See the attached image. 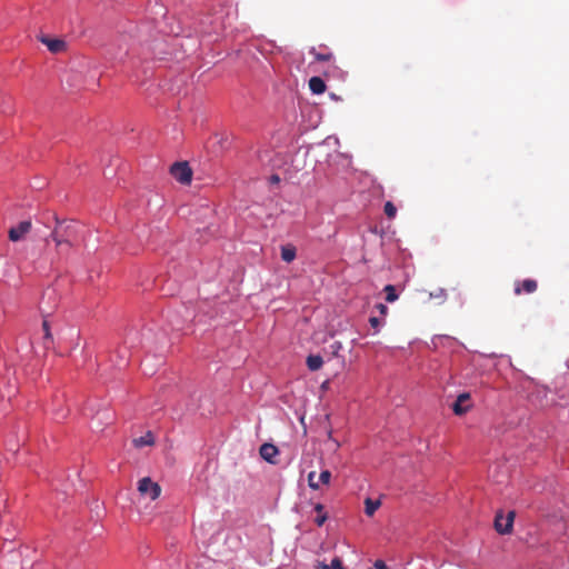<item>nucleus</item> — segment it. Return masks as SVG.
Wrapping results in <instances>:
<instances>
[{"mask_svg":"<svg viewBox=\"0 0 569 569\" xmlns=\"http://www.w3.org/2000/svg\"><path fill=\"white\" fill-rule=\"evenodd\" d=\"M56 219V226L50 232V238L56 243L58 249L63 250L64 247H76L82 240V232L80 226L74 221H59Z\"/></svg>","mask_w":569,"mask_h":569,"instance_id":"nucleus-1","label":"nucleus"},{"mask_svg":"<svg viewBox=\"0 0 569 569\" xmlns=\"http://www.w3.org/2000/svg\"><path fill=\"white\" fill-rule=\"evenodd\" d=\"M172 177L182 184H188L192 179V170L188 162H176L170 168Z\"/></svg>","mask_w":569,"mask_h":569,"instance_id":"nucleus-2","label":"nucleus"},{"mask_svg":"<svg viewBox=\"0 0 569 569\" xmlns=\"http://www.w3.org/2000/svg\"><path fill=\"white\" fill-rule=\"evenodd\" d=\"M138 491L142 496H148L151 500H156L161 493V487L152 481L151 478L144 477L138 482Z\"/></svg>","mask_w":569,"mask_h":569,"instance_id":"nucleus-3","label":"nucleus"},{"mask_svg":"<svg viewBox=\"0 0 569 569\" xmlns=\"http://www.w3.org/2000/svg\"><path fill=\"white\" fill-rule=\"evenodd\" d=\"M515 517H516L515 511H509L506 517L502 515V512H498L495 518V529L500 535L511 533Z\"/></svg>","mask_w":569,"mask_h":569,"instance_id":"nucleus-4","label":"nucleus"},{"mask_svg":"<svg viewBox=\"0 0 569 569\" xmlns=\"http://www.w3.org/2000/svg\"><path fill=\"white\" fill-rule=\"evenodd\" d=\"M31 228L32 223L30 220L21 221L16 227L9 229V239L13 242L20 241L30 232Z\"/></svg>","mask_w":569,"mask_h":569,"instance_id":"nucleus-5","label":"nucleus"},{"mask_svg":"<svg viewBox=\"0 0 569 569\" xmlns=\"http://www.w3.org/2000/svg\"><path fill=\"white\" fill-rule=\"evenodd\" d=\"M451 408L457 416H462L468 412L471 408L470 395L468 392L460 393Z\"/></svg>","mask_w":569,"mask_h":569,"instance_id":"nucleus-6","label":"nucleus"},{"mask_svg":"<svg viewBox=\"0 0 569 569\" xmlns=\"http://www.w3.org/2000/svg\"><path fill=\"white\" fill-rule=\"evenodd\" d=\"M39 40L48 48L52 53H60L67 49V43L61 39H52L47 36H41Z\"/></svg>","mask_w":569,"mask_h":569,"instance_id":"nucleus-7","label":"nucleus"},{"mask_svg":"<svg viewBox=\"0 0 569 569\" xmlns=\"http://www.w3.org/2000/svg\"><path fill=\"white\" fill-rule=\"evenodd\" d=\"M538 289V282L533 279H525L515 282V293L517 296L525 293H533Z\"/></svg>","mask_w":569,"mask_h":569,"instance_id":"nucleus-8","label":"nucleus"},{"mask_svg":"<svg viewBox=\"0 0 569 569\" xmlns=\"http://www.w3.org/2000/svg\"><path fill=\"white\" fill-rule=\"evenodd\" d=\"M260 456L270 463H276L274 457L279 453L278 448L272 443H263L260 447Z\"/></svg>","mask_w":569,"mask_h":569,"instance_id":"nucleus-9","label":"nucleus"},{"mask_svg":"<svg viewBox=\"0 0 569 569\" xmlns=\"http://www.w3.org/2000/svg\"><path fill=\"white\" fill-rule=\"evenodd\" d=\"M309 88L312 93L320 94L326 90V83L320 77H312L309 80Z\"/></svg>","mask_w":569,"mask_h":569,"instance_id":"nucleus-10","label":"nucleus"},{"mask_svg":"<svg viewBox=\"0 0 569 569\" xmlns=\"http://www.w3.org/2000/svg\"><path fill=\"white\" fill-rule=\"evenodd\" d=\"M307 367L310 371H317L319 370L322 365H323V360H322V357L319 356V355H309L307 357Z\"/></svg>","mask_w":569,"mask_h":569,"instance_id":"nucleus-11","label":"nucleus"},{"mask_svg":"<svg viewBox=\"0 0 569 569\" xmlns=\"http://www.w3.org/2000/svg\"><path fill=\"white\" fill-rule=\"evenodd\" d=\"M133 445L136 448H142L146 446H152L154 442L153 435L148 431L144 436L133 439Z\"/></svg>","mask_w":569,"mask_h":569,"instance_id":"nucleus-12","label":"nucleus"},{"mask_svg":"<svg viewBox=\"0 0 569 569\" xmlns=\"http://www.w3.org/2000/svg\"><path fill=\"white\" fill-rule=\"evenodd\" d=\"M297 256L296 248L293 246H283L281 247V259L286 262H291L295 260Z\"/></svg>","mask_w":569,"mask_h":569,"instance_id":"nucleus-13","label":"nucleus"},{"mask_svg":"<svg viewBox=\"0 0 569 569\" xmlns=\"http://www.w3.org/2000/svg\"><path fill=\"white\" fill-rule=\"evenodd\" d=\"M380 500H372L371 498H367L365 500V512L368 517H372L375 512L380 507Z\"/></svg>","mask_w":569,"mask_h":569,"instance_id":"nucleus-14","label":"nucleus"},{"mask_svg":"<svg viewBox=\"0 0 569 569\" xmlns=\"http://www.w3.org/2000/svg\"><path fill=\"white\" fill-rule=\"evenodd\" d=\"M310 54L315 57L317 61H330L332 59V53L325 49L323 51H318L315 47L310 49Z\"/></svg>","mask_w":569,"mask_h":569,"instance_id":"nucleus-15","label":"nucleus"},{"mask_svg":"<svg viewBox=\"0 0 569 569\" xmlns=\"http://www.w3.org/2000/svg\"><path fill=\"white\" fill-rule=\"evenodd\" d=\"M386 300L387 302H395L398 299V295L396 292V288L392 284H387L385 287Z\"/></svg>","mask_w":569,"mask_h":569,"instance_id":"nucleus-16","label":"nucleus"},{"mask_svg":"<svg viewBox=\"0 0 569 569\" xmlns=\"http://www.w3.org/2000/svg\"><path fill=\"white\" fill-rule=\"evenodd\" d=\"M383 211H385V214L389 218V219H393L397 214V208L395 207V204L390 201H387L385 203V208H383Z\"/></svg>","mask_w":569,"mask_h":569,"instance_id":"nucleus-17","label":"nucleus"},{"mask_svg":"<svg viewBox=\"0 0 569 569\" xmlns=\"http://www.w3.org/2000/svg\"><path fill=\"white\" fill-rule=\"evenodd\" d=\"M42 328L44 331V347L48 348V345L52 342V335L50 332L49 322L47 320H43Z\"/></svg>","mask_w":569,"mask_h":569,"instance_id":"nucleus-18","label":"nucleus"},{"mask_svg":"<svg viewBox=\"0 0 569 569\" xmlns=\"http://www.w3.org/2000/svg\"><path fill=\"white\" fill-rule=\"evenodd\" d=\"M315 478H316V472L315 471H310L308 473V485H309V487L312 490H318L319 489V482L316 481Z\"/></svg>","mask_w":569,"mask_h":569,"instance_id":"nucleus-19","label":"nucleus"},{"mask_svg":"<svg viewBox=\"0 0 569 569\" xmlns=\"http://www.w3.org/2000/svg\"><path fill=\"white\" fill-rule=\"evenodd\" d=\"M319 480L322 485H329L331 480V472L329 470L321 471Z\"/></svg>","mask_w":569,"mask_h":569,"instance_id":"nucleus-20","label":"nucleus"},{"mask_svg":"<svg viewBox=\"0 0 569 569\" xmlns=\"http://www.w3.org/2000/svg\"><path fill=\"white\" fill-rule=\"evenodd\" d=\"M327 513H319V516L315 519L317 526L321 527L327 520Z\"/></svg>","mask_w":569,"mask_h":569,"instance_id":"nucleus-21","label":"nucleus"},{"mask_svg":"<svg viewBox=\"0 0 569 569\" xmlns=\"http://www.w3.org/2000/svg\"><path fill=\"white\" fill-rule=\"evenodd\" d=\"M376 309H377V310L379 311V313H380L381 316H383V317H385V316H387V313H388V307H387V306H385L383 303H378V305L376 306Z\"/></svg>","mask_w":569,"mask_h":569,"instance_id":"nucleus-22","label":"nucleus"},{"mask_svg":"<svg viewBox=\"0 0 569 569\" xmlns=\"http://www.w3.org/2000/svg\"><path fill=\"white\" fill-rule=\"evenodd\" d=\"M371 569H389L388 566L382 560H376L373 563V568Z\"/></svg>","mask_w":569,"mask_h":569,"instance_id":"nucleus-23","label":"nucleus"},{"mask_svg":"<svg viewBox=\"0 0 569 569\" xmlns=\"http://www.w3.org/2000/svg\"><path fill=\"white\" fill-rule=\"evenodd\" d=\"M331 567H332L333 569H343V567H342V562H341V560H340L339 558H335V559H332V561H331Z\"/></svg>","mask_w":569,"mask_h":569,"instance_id":"nucleus-24","label":"nucleus"},{"mask_svg":"<svg viewBox=\"0 0 569 569\" xmlns=\"http://www.w3.org/2000/svg\"><path fill=\"white\" fill-rule=\"evenodd\" d=\"M369 323L372 328L378 329L380 326V320L377 317H371L369 319Z\"/></svg>","mask_w":569,"mask_h":569,"instance_id":"nucleus-25","label":"nucleus"},{"mask_svg":"<svg viewBox=\"0 0 569 569\" xmlns=\"http://www.w3.org/2000/svg\"><path fill=\"white\" fill-rule=\"evenodd\" d=\"M331 348L333 349V353H337L340 348H341V343L340 342H335Z\"/></svg>","mask_w":569,"mask_h":569,"instance_id":"nucleus-26","label":"nucleus"},{"mask_svg":"<svg viewBox=\"0 0 569 569\" xmlns=\"http://www.w3.org/2000/svg\"><path fill=\"white\" fill-rule=\"evenodd\" d=\"M315 510L318 512V513H325L323 512V506L321 503H317L315 506Z\"/></svg>","mask_w":569,"mask_h":569,"instance_id":"nucleus-27","label":"nucleus"},{"mask_svg":"<svg viewBox=\"0 0 569 569\" xmlns=\"http://www.w3.org/2000/svg\"><path fill=\"white\" fill-rule=\"evenodd\" d=\"M321 569H330V567H329V566H327V565H322V566H321Z\"/></svg>","mask_w":569,"mask_h":569,"instance_id":"nucleus-28","label":"nucleus"},{"mask_svg":"<svg viewBox=\"0 0 569 569\" xmlns=\"http://www.w3.org/2000/svg\"><path fill=\"white\" fill-rule=\"evenodd\" d=\"M279 178L277 176L273 177V181H278Z\"/></svg>","mask_w":569,"mask_h":569,"instance_id":"nucleus-29","label":"nucleus"}]
</instances>
